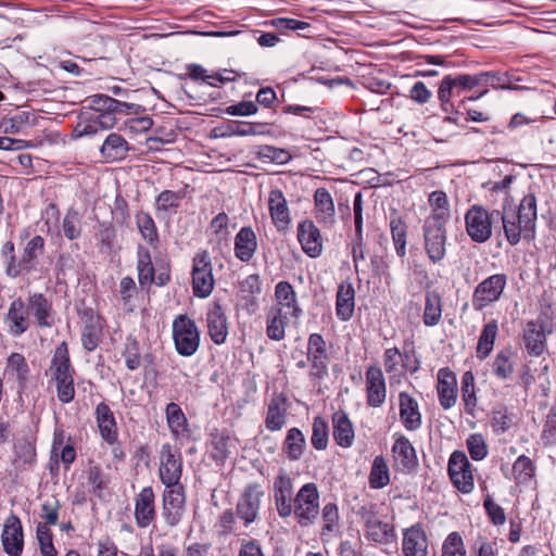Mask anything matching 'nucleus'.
I'll return each mask as SVG.
<instances>
[{
    "label": "nucleus",
    "instance_id": "34",
    "mask_svg": "<svg viewBox=\"0 0 556 556\" xmlns=\"http://www.w3.org/2000/svg\"><path fill=\"white\" fill-rule=\"evenodd\" d=\"M333 438L342 447H350L354 442V429L349 416L338 410L332 416Z\"/></svg>",
    "mask_w": 556,
    "mask_h": 556
},
{
    "label": "nucleus",
    "instance_id": "52",
    "mask_svg": "<svg viewBox=\"0 0 556 556\" xmlns=\"http://www.w3.org/2000/svg\"><path fill=\"white\" fill-rule=\"evenodd\" d=\"M514 354L510 350L500 351L493 362V372L500 379H508L514 372Z\"/></svg>",
    "mask_w": 556,
    "mask_h": 556
},
{
    "label": "nucleus",
    "instance_id": "51",
    "mask_svg": "<svg viewBox=\"0 0 556 556\" xmlns=\"http://www.w3.org/2000/svg\"><path fill=\"white\" fill-rule=\"evenodd\" d=\"M61 227L65 238L68 240L78 239L81 235V216L78 211L70 207L63 217Z\"/></svg>",
    "mask_w": 556,
    "mask_h": 556
},
{
    "label": "nucleus",
    "instance_id": "53",
    "mask_svg": "<svg viewBox=\"0 0 556 556\" xmlns=\"http://www.w3.org/2000/svg\"><path fill=\"white\" fill-rule=\"evenodd\" d=\"M166 419L168 427L174 434L177 435L186 431L187 418L178 404L174 402L167 404Z\"/></svg>",
    "mask_w": 556,
    "mask_h": 556
},
{
    "label": "nucleus",
    "instance_id": "24",
    "mask_svg": "<svg viewBox=\"0 0 556 556\" xmlns=\"http://www.w3.org/2000/svg\"><path fill=\"white\" fill-rule=\"evenodd\" d=\"M257 250V238L254 230L242 227L235 237V255L241 262H250Z\"/></svg>",
    "mask_w": 556,
    "mask_h": 556
},
{
    "label": "nucleus",
    "instance_id": "13",
    "mask_svg": "<svg viewBox=\"0 0 556 556\" xmlns=\"http://www.w3.org/2000/svg\"><path fill=\"white\" fill-rule=\"evenodd\" d=\"M292 479L281 471L274 480V500L278 515L281 518H288L294 510Z\"/></svg>",
    "mask_w": 556,
    "mask_h": 556
},
{
    "label": "nucleus",
    "instance_id": "43",
    "mask_svg": "<svg viewBox=\"0 0 556 556\" xmlns=\"http://www.w3.org/2000/svg\"><path fill=\"white\" fill-rule=\"evenodd\" d=\"M497 330L496 320H491L483 327L477 344V356L479 358L484 359L492 352Z\"/></svg>",
    "mask_w": 556,
    "mask_h": 556
},
{
    "label": "nucleus",
    "instance_id": "35",
    "mask_svg": "<svg viewBox=\"0 0 556 556\" xmlns=\"http://www.w3.org/2000/svg\"><path fill=\"white\" fill-rule=\"evenodd\" d=\"M1 257L4 263V273L11 278L15 279L20 276L29 274V270L22 263V258L15 255V247L12 241H7L1 248Z\"/></svg>",
    "mask_w": 556,
    "mask_h": 556
},
{
    "label": "nucleus",
    "instance_id": "48",
    "mask_svg": "<svg viewBox=\"0 0 556 556\" xmlns=\"http://www.w3.org/2000/svg\"><path fill=\"white\" fill-rule=\"evenodd\" d=\"M266 127V124H253L248 122H231L227 128L226 131L223 132L222 137H231V136H257L266 134V130L264 129Z\"/></svg>",
    "mask_w": 556,
    "mask_h": 556
},
{
    "label": "nucleus",
    "instance_id": "7",
    "mask_svg": "<svg viewBox=\"0 0 556 556\" xmlns=\"http://www.w3.org/2000/svg\"><path fill=\"white\" fill-rule=\"evenodd\" d=\"M507 283L505 274H495L481 281L472 294V306L476 311H481L488 305L496 302Z\"/></svg>",
    "mask_w": 556,
    "mask_h": 556
},
{
    "label": "nucleus",
    "instance_id": "30",
    "mask_svg": "<svg viewBox=\"0 0 556 556\" xmlns=\"http://www.w3.org/2000/svg\"><path fill=\"white\" fill-rule=\"evenodd\" d=\"M29 313L31 312L39 327L50 328L52 326V304L42 293H33L26 303Z\"/></svg>",
    "mask_w": 556,
    "mask_h": 556
},
{
    "label": "nucleus",
    "instance_id": "37",
    "mask_svg": "<svg viewBox=\"0 0 556 556\" xmlns=\"http://www.w3.org/2000/svg\"><path fill=\"white\" fill-rule=\"evenodd\" d=\"M275 295L278 303L274 307H282V311H288L295 318L300 316L301 309L296 305V294L289 282H278L275 287Z\"/></svg>",
    "mask_w": 556,
    "mask_h": 556
},
{
    "label": "nucleus",
    "instance_id": "22",
    "mask_svg": "<svg viewBox=\"0 0 556 556\" xmlns=\"http://www.w3.org/2000/svg\"><path fill=\"white\" fill-rule=\"evenodd\" d=\"M395 465L401 470L412 471L418 464L416 451L404 435H397L392 446Z\"/></svg>",
    "mask_w": 556,
    "mask_h": 556
},
{
    "label": "nucleus",
    "instance_id": "36",
    "mask_svg": "<svg viewBox=\"0 0 556 556\" xmlns=\"http://www.w3.org/2000/svg\"><path fill=\"white\" fill-rule=\"evenodd\" d=\"M306 450L305 435L299 428H291L287 431L282 444V452L290 460H299Z\"/></svg>",
    "mask_w": 556,
    "mask_h": 556
},
{
    "label": "nucleus",
    "instance_id": "42",
    "mask_svg": "<svg viewBox=\"0 0 556 556\" xmlns=\"http://www.w3.org/2000/svg\"><path fill=\"white\" fill-rule=\"evenodd\" d=\"M514 479L517 484L529 485L535 477V466L526 455H520L513 465Z\"/></svg>",
    "mask_w": 556,
    "mask_h": 556
},
{
    "label": "nucleus",
    "instance_id": "12",
    "mask_svg": "<svg viewBox=\"0 0 556 556\" xmlns=\"http://www.w3.org/2000/svg\"><path fill=\"white\" fill-rule=\"evenodd\" d=\"M552 327L543 318L528 321L523 329V342L527 352L540 356L546 350V336L552 333Z\"/></svg>",
    "mask_w": 556,
    "mask_h": 556
},
{
    "label": "nucleus",
    "instance_id": "11",
    "mask_svg": "<svg viewBox=\"0 0 556 556\" xmlns=\"http://www.w3.org/2000/svg\"><path fill=\"white\" fill-rule=\"evenodd\" d=\"M264 495L265 493L258 483H250L245 486L236 507L237 516L243 520L245 526L256 520Z\"/></svg>",
    "mask_w": 556,
    "mask_h": 556
},
{
    "label": "nucleus",
    "instance_id": "19",
    "mask_svg": "<svg viewBox=\"0 0 556 556\" xmlns=\"http://www.w3.org/2000/svg\"><path fill=\"white\" fill-rule=\"evenodd\" d=\"M298 239L303 251L311 257H317L323 252V239L319 229L312 220H304L298 227Z\"/></svg>",
    "mask_w": 556,
    "mask_h": 556
},
{
    "label": "nucleus",
    "instance_id": "59",
    "mask_svg": "<svg viewBox=\"0 0 556 556\" xmlns=\"http://www.w3.org/2000/svg\"><path fill=\"white\" fill-rule=\"evenodd\" d=\"M89 102L92 114L114 116L112 105L115 104V99L105 94H96L90 98Z\"/></svg>",
    "mask_w": 556,
    "mask_h": 556
},
{
    "label": "nucleus",
    "instance_id": "61",
    "mask_svg": "<svg viewBox=\"0 0 556 556\" xmlns=\"http://www.w3.org/2000/svg\"><path fill=\"white\" fill-rule=\"evenodd\" d=\"M541 439L545 445L556 444V405L551 407L546 416Z\"/></svg>",
    "mask_w": 556,
    "mask_h": 556
},
{
    "label": "nucleus",
    "instance_id": "2",
    "mask_svg": "<svg viewBox=\"0 0 556 556\" xmlns=\"http://www.w3.org/2000/svg\"><path fill=\"white\" fill-rule=\"evenodd\" d=\"M292 514L301 527L313 525L320 513L319 491L315 483L308 482L301 486L294 496Z\"/></svg>",
    "mask_w": 556,
    "mask_h": 556
},
{
    "label": "nucleus",
    "instance_id": "63",
    "mask_svg": "<svg viewBox=\"0 0 556 556\" xmlns=\"http://www.w3.org/2000/svg\"><path fill=\"white\" fill-rule=\"evenodd\" d=\"M181 199L182 195L179 192L164 190L156 198V207L159 211H169L177 207Z\"/></svg>",
    "mask_w": 556,
    "mask_h": 556
},
{
    "label": "nucleus",
    "instance_id": "5",
    "mask_svg": "<svg viewBox=\"0 0 556 556\" xmlns=\"http://www.w3.org/2000/svg\"><path fill=\"white\" fill-rule=\"evenodd\" d=\"M159 477L165 488L184 486L180 483L182 476V458L179 450L164 443L160 451Z\"/></svg>",
    "mask_w": 556,
    "mask_h": 556
},
{
    "label": "nucleus",
    "instance_id": "40",
    "mask_svg": "<svg viewBox=\"0 0 556 556\" xmlns=\"http://www.w3.org/2000/svg\"><path fill=\"white\" fill-rule=\"evenodd\" d=\"M442 316V299L437 291H428L425 299L424 324L428 327L438 325Z\"/></svg>",
    "mask_w": 556,
    "mask_h": 556
},
{
    "label": "nucleus",
    "instance_id": "47",
    "mask_svg": "<svg viewBox=\"0 0 556 556\" xmlns=\"http://www.w3.org/2000/svg\"><path fill=\"white\" fill-rule=\"evenodd\" d=\"M136 224L143 240L155 248L159 243V233L153 218L148 213L140 212L136 215Z\"/></svg>",
    "mask_w": 556,
    "mask_h": 556
},
{
    "label": "nucleus",
    "instance_id": "38",
    "mask_svg": "<svg viewBox=\"0 0 556 556\" xmlns=\"http://www.w3.org/2000/svg\"><path fill=\"white\" fill-rule=\"evenodd\" d=\"M4 371L7 375L16 378L18 382V392H23L26 388L29 376V366L26 358L20 353H12L8 357Z\"/></svg>",
    "mask_w": 556,
    "mask_h": 556
},
{
    "label": "nucleus",
    "instance_id": "54",
    "mask_svg": "<svg viewBox=\"0 0 556 556\" xmlns=\"http://www.w3.org/2000/svg\"><path fill=\"white\" fill-rule=\"evenodd\" d=\"M366 536L376 543H388L394 536L393 527L378 519L366 528Z\"/></svg>",
    "mask_w": 556,
    "mask_h": 556
},
{
    "label": "nucleus",
    "instance_id": "10",
    "mask_svg": "<svg viewBox=\"0 0 556 556\" xmlns=\"http://www.w3.org/2000/svg\"><path fill=\"white\" fill-rule=\"evenodd\" d=\"M186 510L185 486L166 488L163 493L162 517L169 528L179 525Z\"/></svg>",
    "mask_w": 556,
    "mask_h": 556
},
{
    "label": "nucleus",
    "instance_id": "57",
    "mask_svg": "<svg viewBox=\"0 0 556 556\" xmlns=\"http://www.w3.org/2000/svg\"><path fill=\"white\" fill-rule=\"evenodd\" d=\"M36 536L42 556H58V552L52 542V531L47 525L38 523Z\"/></svg>",
    "mask_w": 556,
    "mask_h": 556
},
{
    "label": "nucleus",
    "instance_id": "26",
    "mask_svg": "<svg viewBox=\"0 0 556 556\" xmlns=\"http://www.w3.org/2000/svg\"><path fill=\"white\" fill-rule=\"evenodd\" d=\"M268 206L273 223L278 229H285L291 222L287 200L279 189L271 190Z\"/></svg>",
    "mask_w": 556,
    "mask_h": 556
},
{
    "label": "nucleus",
    "instance_id": "33",
    "mask_svg": "<svg viewBox=\"0 0 556 556\" xmlns=\"http://www.w3.org/2000/svg\"><path fill=\"white\" fill-rule=\"evenodd\" d=\"M50 369L55 381L73 378L74 368L72 367L67 344L65 342L56 346Z\"/></svg>",
    "mask_w": 556,
    "mask_h": 556
},
{
    "label": "nucleus",
    "instance_id": "21",
    "mask_svg": "<svg viewBox=\"0 0 556 556\" xmlns=\"http://www.w3.org/2000/svg\"><path fill=\"white\" fill-rule=\"evenodd\" d=\"M208 334L215 344H223L228 336V323L220 304L214 303L206 315Z\"/></svg>",
    "mask_w": 556,
    "mask_h": 556
},
{
    "label": "nucleus",
    "instance_id": "17",
    "mask_svg": "<svg viewBox=\"0 0 556 556\" xmlns=\"http://www.w3.org/2000/svg\"><path fill=\"white\" fill-rule=\"evenodd\" d=\"M116 117L111 115H94L92 113H83L78 123L74 127V136L81 138L84 136H93L100 130H108L115 126Z\"/></svg>",
    "mask_w": 556,
    "mask_h": 556
},
{
    "label": "nucleus",
    "instance_id": "32",
    "mask_svg": "<svg viewBox=\"0 0 556 556\" xmlns=\"http://www.w3.org/2000/svg\"><path fill=\"white\" fill-rule=\"evenodd\" d=\"M128 151V142L122 135L115 132L110 134L100 147V154L108 162L124 160Z\"/></svg>",
    "mask_w": 556,
    "mask_h": 556
},
{
    "label": "nucleus",
    "instance_id": "23",
    "mask_svg": "<svg viewBox=\"0 0 556 556\" xmlns=\"http://www.w3.org/2000/svg\"><path fill=\"white\" fill-rule=\"evenodd\" d=\"M400 399V417L405 427L409 431H415L421 427V414L417 401L407 392H401Z\"/></svg>",
    "mask_w": 556,
    "mask_h": 556
},
{
    "label": "nucleus",
    "instance_id": "55",
    "mask_svg": "<svg viewBox=\"0 0 556 556\" xmlns=\"http://www.w3.org/2000/svg\"><path fill=\"white\" fill-rule=\"evenodd\" d=\"M265 424L270 431H279L286 424V409L275 400L268 406Z\"/></svg>",
    "mask_w": 556,
    "mask_h": 556
},
{
    "label": "nucleus",
    "instance_id": "28",
    "mask_svg": "<svg viewBox=\"0 0 556 556\" xmlns=\"http://www.w3.org/2000/svg\"><path fill=\"white\" fill-rule=\"evenodd\" d=\"M355 290L351 282L343 281L337 291L336 314L342 321L349 320L354 313Z\"/></svg>",
    "mask_w": 556,
    "mask_h": 556
},
{
    "label": "nucleus",
    "instance_id": "31",
    "mask_svg": "<svg viewBox=\"0 0 556 556\" xmlns=\"http://www.w3.org/2000/svg\"><path fill=\"white\" fill-rule=\"evenodd\" d=\"M288 311L282 307H270L266 314V334L270 340L282 341L288 325Z\"/></svg>",
    "mask_w": 556,
    "mask_h": 556
},
{
    "label": "nucleus",
    "instance_id": "39",
    "mask_svg": "<svg viewBox=\"0 0 556 556\" xmlns=\"http://www.w3.org/2000/svg\"><path fill=\"white\" fill-rule=\"evenodd\" d=\"M102 325L100 317L93 314L86 315L81 332L83 345L88 351L97 349L101 341Z\"/></svg>",
    "mask_w": 556,
    "mask_h": 556
},
{
    "label": "nucleus",
    "instance_id": "29",
    "mask_svg": "<svg viewBox=\"0 0 556 556\" xmlns=\"http://www.w3.org/2000/svg\"><path fill=\"white\" fill-rule=\"evenodd\" d=\"M316 218L320 224L332 226L336 223L334 203L330 192L318 188L314 194Z\"/></svg>",
    "mask_w": 556,
    "mask_h": 556
},
{
    "label": "nucleus",
    "instance_id": "27",
    "mask_svg": "<svg viewBox=\"0 0 556 556\" xmlns=\"http://www.w3.org/2000/svg\"><path fill=\"white\" fill-rule=\"evenodd\" d=\"M96 419L102 439L109 444H114L117 441L116 421L113 412L105 403L98 404Z\"/></svg>",
    "mask_w": 556,
    "mask_h": 556
},
{
    "label": "nucleus",
    "instance_id": "1",
    "mask_svg": "<svg viewBox=\"0 0 556 556\" xmlns=\"http://www.w3.org/2000/svg\"><path fill=\"white\" fill-rule=\"evenodd\" d=\"M535 220L536 198L532 193L522 198L517 212L501 211L500 222H502L505 237L511 245L519 243L521 238H533Z\"/></svg>",
    "mask_w": 556,
    "mask_h": 556
},
{
    "label": "nucleus",
    "instance_id": "49",
    "mask_svg": "<svg viewBox=\"0 0 556 556\" xmlns=\"http://www.w3.org/2000/svg\"><path fill=\"white\" fill-rule=\"evenodd\" d=\"M307 362L311 364L309 377L312 379H323L328 375L330 358L327 351L307 352Z\"/></svg>",
    "mask_w": 556,
    "mask_h": 556
},
{
    "label": "nucleus",
    "instance_id": "15",
    "mask_svg": "<svg viewBox=\"0 0 556 556\" xmlns=\"http://www.w3.org/2000/svg\"><path fill=\"white\" fill-rule=\"evenodd\" d=\"M135 521L138 528L146 529L156 518L155 495L151 486L143 488L135 497Z\"/></svg>",
    "mask_w": 556,
    "mask_h": 556
},
{
    "label": "nucleus",
    "instance_id": "20",
    "mask_svg": "<svg viewBox=\"0 0 556 556\" xmlns=\"http://www.w3.org/2000/svg\"><path fill=\"white\" fill-rule=\"evenodd\" d=\"M402 551L404 556H428V539L419 525L404 532Z\"/></svg>",
    "mask_w": 556,
    "mask_h": 556
},
{
    "label": "nucleus",
    "instance_id": "44",
    "mask_svg": "<svg viewBox=\"0 0 556 556\" xmlns=\"http://www.w3.org/2000/svg\"><path fill=\"white\" fill-rule=\"evenodd\" d=\"M45 240L41 236L33 237L24 247L21 254L22 263L25 264L29 273L35 269L38 257L43 253Z\"/></svg>",
    "mask_w": 556,
    "mask_h": 556
},
{
    "label": "nucleus",
    "instance_id": "46",
    "mask_svg": "<svg viewBox=\"0 0 556 556\" xmlns=\"http://www.w3.org/2000/svg\"><path fill=\"white\" fill-rule=\"evenodd\" d=\"M390 228L396 254L403 257L406 254L407 226L401 217L394 215L391 216Z\"/></svg>",
    "mask_w": 556,
    "mask_h": 556
},
{
    "label": "nucleus",
    "instance_id": "9",
    "mask_svg": "<svg viewBox=\"0 0 556 556\" xmlns=\"http://www.w3.org/2000/svg\"><path fill=\"white\" fill-rule=\"evenodd\" d=\"M448 476L454 486L462 493H470L473 490V475L471 464L462 451L452 453L448 459Z\"/></svg>",
    "mask_w": 556,
    "mask_h": 556
},
{
    "label": "nucleus",
    "instance_id": "14",
    "mask_svg": "<svg viewBox=\"0 0 556 556\" xmlns=\"http://www.w3.org/2000/svg\"><path fill=\"white\" fill-rule=\"evenodd\" d=\"M4 324L8 327V332L14 338L21 337L28 330L30 324L29 311L22 298H16L10 303L4 316Z\"/></svg>",
    "mask_w": 556,
    "mask_h": 556
},
{
    "label": "nucleus",
    "instance_id": "6",
    "mask_svg": "<svg viewBox=\"0 0 556 556\" xmlns=\"http://www.w3.org/2000/svg\"><path fill=\"white\" fill-rule=\"evenodd\" d=\"M192 288L198 298H207L213 291V269L207 251H202L193 257Z\"/></svg>",
    "mask_w": 556,
    "mask_h": 556
},
{
    "label": "nucleus",
    "instance_id": "62",
    "mask_svg": "<svg viewBox=\"0 0 556 556\" xmlns=\"http://www.w3.org/2000/svg\"><path fill=\"white\" fill-rule=\"evenodd\" d=\"M489 75L486 74H462L456 77H452V81L455 83V88L460 90H471L477 86L483 85V80H488Z\"/></svg>",
    "mask_w": 556,
    "mask_h": 556
},
{
    "label": "nucleus",
    "instance_id": "60",
    "mask_svg": "<svg viewBox=\"0 0 556 556\" xmlns=\"http://www.w3.org/2000/svg\"><path fill=\"white\" fill-rule=\"evenodd\" d=\"M466 444L469 455L473 460H482L486 456L488 446L481 434H470Z\"/></svg>",
    "mask_w": 556,
    "mask_h": 556
},
{
    "label": "nucleus",
    "instance_id": "25",
    "mask_svg": "<svg viewBox=\"0 0 556 556\" xmlns=\"http://www.w3.org/2000/svg\"><path fill=\"white\" fill-rule=\"evenodd\" d=\"M438 394L441 406L450 409L456 403V377L447 368H441L438 372Z\"/></svg>",
    "mask_w": 556,
    "mask_h": 556
},
{
    "label": "nucleus",
    "instance_id": "3",
    "mask_svg": "<svg viewBox=\"0 0 556 556\" xmlns=\"http://www.w3.org/2000/svg\"><path fill=\"white\" fill-rule=\"evenodd\" d=\"M500 210L488 212L480 205H473L465 215L466 231L472 241L483 243L491 238L492 226L500 222Z\"/></svg>",
    "mask_w": 556,
    "mask_h": 556
},
{
    "label": "nucleus",
    "instance_id": "45",
    "mask_svg": "<svg viewBox=\"0 0 556 556\" xmlns=\"http://www.w3.org/2000/svg\"><path fill=\"white\" fill-rule=\"evenodd\" d=\"M138 280L141 286H149L154 282V267L150 252L142 248H138L137 261Z\"/></svg>",
    "mask_w": 556,
    "mask_h": 556
},
{
    "label": "nucleus",
    "instance_id": "4",
    "mask_svg": "<svg viewBox=\"0 0 556 556\" xmlns=\"http://www.w3.org/2000/svg\"><path fill=\"white\" fill-rule=\"evenodd\" d=\"M173 339L177 353L181 356H192L200 346V332L191 318L179 315L173 321Z\"/></svg>",
    "mask_w": 556,
    "mask_h": 556
},
{
    "label": "nucleus",
    "instance_id": "50",
    "mask_svg": "<svg viewBox=\"0 0 556 556\" xmlns=\"http://www.w3.org/2000/svg\"><path fill=\"white\" fill-rule=\"evenodd\" d=\"M390 481L389 468L383 456H376L369 475V484L372 489H381Z\"/></svg>",
    "mask_w": 556,
    "mask_h": 556
},
{
    "label": "nucleus",
    "instance_id": "56",
    "mask_svg": "<svg viewBox=\"0 0 556 556\" xmlns=\"http://www.w3.org/2000/svg\"><path fill=\"white\" fill-rule=\"evenodd\" d=\"M311 441L316 450L323 451L327 447L328 424L319 416L314 418Z\"/></svg>",
    "mask_w": 556,
    "mask_h": 556
},
{
    "label": "nucleus",
    "instance_id": "41",
    "mask_svg": "<svg viewBox=\"0 0 556 556\" xmlns=\"http://www.w3.org/2000/svg\"><path fill=\"white\" fill-rule=\"evenodd\" d=\"M429 204L432 208L431 215L426 220L446 223L450 218L448 200L445 192L437 190L430 193Z\"/></svg>",
    "mask_w": 556,
    "mask_h": 556
},
{
    "label": "nucleus",
    "instance_id": "8",
    "mask_svg": "<svg viewBox=\"0 0 556 556\" xmlns=\"http://www.w3.org/2000/svg\"><path fill=\"white\" fill-rule=\"evenodd\" d=\"M425 250L432 263L441 262L446 255V228L444 223L425 220Z\"/></svg>",
    "mask_w": 556,
    "mask_h": 556
},
{
    "label": "nucleus",
    "instance_id": "64",
    "mask_svg": "<svg viewBox=\"0 0 556 556\" xmlns=\"http://www.w3.org/2000/svg\"><path fill=\"white\" fill-rule=\"evenodd\" d=\"M229 217L226 213L217 214L211 222L210 228L214 231L219 242L227 241L229 237L228 230Z\"/></svg>",
    "mask_w": 556,
    "mask_h": 556
},
{
    "label": "nucleus",
    "instance_id": "18",
    "mask_svg": "<svg viewBox=\"0 0 556 556\" xmlns=\"http://www.w3.org/2000/svg\"><path fill=\"white\" fill-rule=\"evenodd\" d=\"M367 404L370 407H380L387 397L386 379L379 367L370 366L366 371Z\"/></svg>",
    "mask_w": 556,
    "mask_h": 556
},
{
    "label": "nucleus",
    "instance_id": "58",
    "mask_svg": "<svg viewBox=\"0 0 556 556\" xmlns=\"http://www.w3.org/2000/svg\"><path fill=\"white\" fill-rule=\"evenodd\" d=\"M442 556H466L464 542L458 532H452L442 545Z\"/></svg>",
    "mask_w": 556,
    "mask_h": 556
},
{
    "label": "nucleus",
    "instance_id": "16",
    "mask_svg": "<svg viewBox=\"0 0 556 556\" xmlns=\"http://www.w3.org/2000/svg\"><path fill=\"white\" fill-rule=\"evenodd\" d=\"M1 542L3 551L10 556H21L23 553L24 539L21 520L15 515H10L4 522Z\"/></svg>",
    "mask_w": 556,
    "mask_h": 556
}]
</instances>
